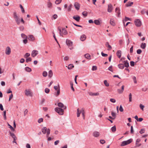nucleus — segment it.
Instances as JSON below:
<instances>
[{"instance_id":"6e6552de","label":"nucleus","mask_w":148,"mask_h":148,"mask_svg":"<svg viewBox=\"0 0 148 148\" xmlns=\"http://www.w3.org/2000/svg\"><path fill=\"white\" fill-rule=\"evenodd\" d=\"M134 22L135 25L137 27H140L141 25V23L139 19H136Z\"/></svg>"},{"instance_id":"2f4dec72","label":"nucleus","mask_w":148,"mask_h":148,"mask_svg":"<svg viewBox=\"0 0 148 148\" xmlns=\"http://www.w3.org/2000/svg\"><path fill=\"white\" fill-rule=\"evenodd\" d=\"M106 46L108 48V50H111L112 49V47L109 44L108 42H107L106 43Z\"/></svg>"},{"instance_id":"ea45409f","label":"nucleus","mask_w":148,"mask_h":148,"mask_svg":"<svg viewBox=\"0 0 148 148\" xmlns=\"http://www.w3.org/2000/svg\"><path fill=\"white\" fill-rule=\"evenodd\" d=\"M104 84L106 86H108L109 85V84L108 82L106 80H105L104 81Z\"/></svg>"},{"instance_id":"8fccbe9b","label":"nucleus","mask_w":148,"mask_h":148,"mask_svg":"<svg viewBox=\"0 0 148 148\" xmlns=\"http://www.w3.org/2000/svg\"><path fill=\"white\" fill-rule=\"evenodd\" d=\"M140 108L143 110V109L145 107V106L143 105L142 104H140Z\"/></svg>"},{"instance_id":"e2e57ef3","label":"nucleus","mask_w":148,"mask_h":148,"mask_svg":"<svg viewBox=\"0 0 148 148\" xmlns=\"http://www.w3.org/2000/svg\"><path fill=\"white\" fill-rule=\"evenodd\" d=\"M133 79L134 81V82L135 83H137V81L136 80V78L135 76H134L132 78Z\"/></svg>"},{"instance_id":"f257e3e1","label":"nucleus","mask_w":148,"mask_h":148,"mask_svg":"<svg viewBox=\"0 0 148 148\" xmlns=\"http://www.w3.org/2000/svg\"><path fill=\"white\" fill-rule=\"evenodd\" d=\"M64 109L63 108L56 107L55 108V110L59 115H62L64 113Z\"/></svg>"},{"instance_id":"7ed1b4c3","label":"nucleus","mask_w":148,"mask_h":148,"mask_svg":"<svg viewBox=\"0 0 148 148\" xmlns=\"http://www.w3.org/2000/svg\"><path fill=\"white\" fill-rule=\"evenodd\" d=\"M82 113L84 119V113L85 112L83 108H82L81 110H79V108H78L77 110V116L78 117L79 116L80 114Z\"/></svg>"},{"instance_id":"338daca9","label":"nucleus","mask_w":148,"mask_h":148,"mask_svg":"<svg viewBox=\"0 0 148 148\" xmlns=\"http://www.w3.org/2000/svg\"><path fill=\"white\" fill-rule=\"evenodd\" d=\"M130 65L132 66H134V61H131Z\"/></svg>"},{"instance_id":"c9c22d12","label":"nucleus","mask_w":148,"mask_h":148,"mask_svg":"<svg viewBox=\"0 0 148 148\" xmlns=\"http://www.w3.org/2000/svg\"><path fill=\"white\" fill-rule=\"evenodd\" d=\"M74 67V66L73 64H70L68 65V68L69 69H71L72 68Z\"/></svg>"},{"instance_id":"dca6fc26","label":"nucleus","mask_w":148,"mask_h":148,"mask_svg":"<svg viewBox=\"0 0 148 148\" xmlns=\"http://www.w3.org/2000/svg\"><path fill=\"white\" fill-rule=\"evenodd\" d=\"M73 18L76 20L77 22H79V21L80 19V17L78 15L74 16H73Z\"/></svg>"},{"instance_id":"7c9ffc66","label":"nucleus","mask_w":148,"mask_h":148,"mask_svg":"<svg viewBox=\"0 0 148 148\" xmlns=\"http://www.w3.org/2000/svg\"><path fill=\"white\" fill-rule=\"evenodd\" d=\"M89 94V95L90 96H97L99 95V93H92V92H90Z\"/></svg>"},{"instance_id":"5701e85b","label":"nucleus","mask_w":148,"mask_h":148,"mask_svg":"<svg viewBox=\"0 0 148 148\" xmlns=\"http://www.w3.org/2000/svg\"><path fill=\"white\" fill-rule=\"evenodd\" d=\"M124 66H125L126 68H128L129 67V63L127 60L124 61Z\"/></svg>"},{"instance_id":"58836bf2","label":"nucleus","mask_w":148,"mask_h":148,"mask_svg":"<svg viewBox=\"0 0 148 148\" xmlns=\"http://www.w3.org/2000/svg\"><path fill=\"white\" fill-rule=\"evenodd\" d=\"M10 135L13 139L16 138L15 135L13 133L10 132Z\"/></svg>"},{"instance_id":"4468645a","label":"nucleus","mask_w":148,"mask_h":148,"mask_svg":"<svg viewBox=\"0 0 148 148\" xmlns=\"http://www.w3.org/2000/svg\"><path fill=\"white\" fill-rule=\"evenodd\" d=\"M140 140V139L139 138H138L136 140V147H139L141 145V143H139Z\"/></svg>"},{"instance_id":"603ef678","label":"nucleus","mask_w":148,"mask_h":148,"mask_svg":"<svg viewBox=\"0 0 148 148\" xmlns=\"http://www.w3.org/2000/svg\"><path fill=\"white\" fill-rule=\"evenodd\" d=\"M111 115L113 117H114V118H115L116 117V114L115 112H114L113 111H112L111 112Z\"/></svg>"},{"instance_id":"412c9836","label":"nucleus","mask_w":148,"mask_h":148,"mask_svg":"<svg viewBox=\"0 0 148 148\" xmlns=\"http://www.w3.org/2000/svg\"><path fill=\"white\" fill-rule=\"evenodd\" d=\"M28 39L30 40L34 41L35 40V38L33 35H31L29 36Z\"/></svg>"},{"instance_id":"bb28decb","label":"nucleus","mask_w":148,"mask_h":148,"mask_svg":"<svg viewBox=\"0 0 148 148\" xmlns=\"http://www.w3.org/2000/svg\"><path fill=\"white\" fill-rule=\"evenodd\" d=\"M146 44L145 43H142L140 45V47L143 49H145L146 47Z\"/></svg>"},{"instance_id":"f03ea898","label":"nucleus","mask_w":148,"mask_h":148,"mask_svg":"<svg viewBox=\"0 0 148 148\" xmlns=\"http://www.w3.org/2000/svg\"><path fill=\"white\" fill-rule=\"evenodd\" d=\"M13 16L16 22L18 25H19L20 23V19L16 12H14Z\"/></svg>"},{"instance_id":"5fc2aeb1","label":"nucleus","mask_w":148,"mask_h":148,"mask_svg":"<svg viewBox=\"0 0 148 148\" xmlns=\"http://www.w3.org/2000/svg\"><path fill=\"white\" fill-rule=\"evenodd\" d=\"M145 130L144 129H141L139 132L141 134H142L145 132Z\"/></svg>"},{"instance_id":"72a5a7b5","label":"nucleus","mask_w":148,"mask_h":148,"mask_svg":"<svg viewBox=\"0 0 148 148\" xmlns=\"http://www.w3.org/2000/svg\"><path fill=\"white\" fill-rule=\"evenodd\" d=\"M25 70L27 72H30L32 71L31 69L29 67H26L25 68Z\"/></svg>"},{"instance_id":"0e129e2a","label":"nucleus","mask_w":148,"mask_h":148,"mask_svg":"<svg viewBox=\"0 0 148 148\" xmlns=\"http://www.w3.org/2000/svg\"><path fill=\"white\" fill-rule=\"evenodd\" d=\"M142 52V50L140 49H138L137 50V53L138 54H140Z\"/></svg>"},{"instance_id":"b1692460","label":"nucleus","mask_w":148,"mask_h":148,"mask_svg":"<svg viewBox=\"0 0 148 148\" xmlns=\"http://www.w3.org/2000/svg\"><path fill=\"white\" fill-rule=\"evenodd\" d=\"M121 52L120 50L118 51L116 53L117 56L119 58H120L121 57Z\"/></svg>"},{"instance_id":"a19ab883","label":"nucleus","mask_w":148,"mask_h":148,"mask_svg":"<svg viewBox=\"0 0 148 148\" xmlns=\"http://www.w3.org/2000/svg\"><path fill=\"white\" fill-rule=\"evenodd\" d=\"M62 0H56L55 2V3L56 4H59L61 3Z\"/></svg>"},{"instance_id":"9b49d317","label":"nucleus","mask_w":148,"mask_h":148,"mask_svg":"<svg viewBox=\"0 0 148 148\" xmlns=\"http://www.w3.org/2000/svg\"><path fill=\"white\" fill-rule=\"evenodd\" d=\"M58 106L59 107L58 108H63V109H65L66 108V106H64V104L61 102L58 103Z\"/></svg>"},{"instance_id":"f3484780","label":"nucleus","mask_w":148,"mask_h":148,"mask_svg":"<svg viewBox=\"0 0 148 148\" xmlns=\"http://www.w3.org/2000/svg\"><path fill=\"white\" fill-rule=\"evenodd\" d=\"M93 135L94 137H98L100 136V134L97 131H95L93 133Z\"/></svg>"},{"instance_id":"ddd939ff","label":"nucleus","mask_w":148,"mask_h":148,"mask_svg":"<svg viewBox=\"0 0 148 148\" xmlns=\"http://www.w3.org/2000/svg\"><path fill=\"white\" fill-rule=\"evenodd\" d=\"M68 34L67 31L65 28H62V32L61 36H63L64 35H66Z\"/></svg>"},{"instance_id":"a211bd4d","label":"nucleus","mask_w":148,"mask_h":148,"mask_svg":"<svg viewBox=\"0 0 148 148\" xmlns=\"http://www.w3.org/2000/svg\"><path fill=\"white\" fill-rule=\"evenodd\" d=\"M74 6L77 10H79L80 5L77 2L75 3L74 4Z\"/></svg>"},{"instance_id":"a878e982","label":"nucleus","mask_w":148,"mask_h":148,"mask_svg":"<svg viewBox=\"0 0 148 148\" xmlns=\"http://www.w3.org/2000/svg\"><path fill=\"white\" fill-rule=\"evenodd\" d=\"M110 23V24L112 26H114L115 25L114 20L113 19H111Z\"/></svg>"},{"instance_id":"69168bd1","label":"nucleus","mask_w":148,"mask_h":148,"mask_svg":"<svg viewBox=\"0 0 148 148\" xmlns=\"http://www.w3.org/2000/svg\"><path fill=\"white\" fill-rule=\"evenodd\" d=\"M119 110L121 112H122L123 111V108L121 105H120L119 108Z\"/></svg>"},{"instance_id":"4c0bfd02","label":"nucleus","mask_w":148,"mask_h":148,"mask_svg":"<svg viewBox=\"0 0 148 148\" xmlns=\"http://www.w3.org/2000/svg\"><path fill=\"white\" fill-rule=\"evenodd\" d=\"M6 111H4L3 112V118L5 120H6Z\"/></svg>"},{"instance_id":"2eb2a0df","label":"nucleus","mask_w":148,"mask_h":148,"mask_svg":"<svg viewBox=\"0 0 148 148\" xmlns=\"http://www.w3.org/2000/svg\"><path fill=\"white\" fill-rule=\"evenodd\" d=\"M112 6L111 4H108V11L109 12H111L112 10Z\"/></svg>"},{"instance_id":"49530a36","label":"nucleus","mask_w":148,"mask_h":148,"mask_svg":"<svg viewBox=\"0 0 148 148\" xmlns=\"http://www.w3.org/2000/svg\"><path fill=\"white\" fill-rule=\"evenodd\" d=\"M8 126H9V127L10 129L12 131H14V128L11 126L10 125L9 123L8 124Z\"/></svg>"},{"instance_id":"de8ad7c7","label":"nucleus","mask_w":148,"mask_h":148,"mask_svg":"<svg viewBox=\"0 0 148 148\" xmlns=\"http://www.w3.org/2000/svg\"><path fill=\"white\" fill-rule=\"evenodd\" d=\"M20 7L21 9V11H22V12L23 13H24L25 12V10H24L23 7L22 5L21 4H20Z\"/></svg>"},{"instance_id":"4d7b16f0","label":"nucleus","mask_w":148,"mask_h":148,"mask_svg":"<svg viewBox=\"0 0 148 148\" xmlns=\"http://www.w3.org/2000/svg\"><path fill=\"white\" fill-rule=\"evenodd\" d=\"M100 143L102 144H103L106 143L105 141L104 140L101 139L100 140Z\"/></svg>"},{"instance_id":"3c124183","label":"nucleus","mask_w":148,"mask_h":148,"mask_svg":"<svg viewBox=\"0 0 148 148\" xmlns=\"http://www.w3.org/2000/svg\"><path fill=\"white\" fill-rule=\"evenodd\" d=\"M97 67L96 66H93L92 68V70L95 71L97 70Z\"/></svg>"},{"instance_id":"052dcab7","label":"nucleus","mask_w":148,"mask_h":148,"mask_svg":"<svg viewBox=\"0 0 148 148\" xmlns=\"http://www.w3.org/2000/svg\"><path fill=\"white\" fill-rule=\"evenodd\" d=\"M58 29L59 31L60 34V35L61 36V33H62V30H61V29L60 27H58Z\"/></svg>"},{"instance_id":"393cba45","label":"nucleus","mask_w":148,"mask_h":148,"mask_svg":"<svg viewBox=\"0 0 148 148\" xmlns=\"http://www.w3.org/2000/svg\"><path fill=\"white\" fill-rule=\"evenodd\" d=\"M119 68L121 69H123L124 68V66L123 64H120L118 65Z\"/></svg>"},{"instance_id":"680f3d73","label":"nucleus","mask_w":148,"mask_h":148,"mask_svg":"<svg viewBox=\"0 0 148 148\" xmlns=\"http://www.w3.org/2000/svg\"><path fill=\"white\" fill-rule=\"evenodd\" d=\"M43 121V119L42 118H40L38 120V122L39 123H40L41 122H42Z\"/></svg>"},{"instance_id":"c85d7f7f","label":"nucleus","mask_w":148,"mask_h":148,"mask_svg":"<svg viewBox=\"0 0 148 148\" xmlns=\"http://www.w3.org/2000/svg\"><path fill=\"white\" fill-rule=\"evenodd\" d=\"M53 75V72L51 70H50L49 72L48 77L49 78H51Z\"/></svg>"},{"instance_id":"cd10ccee","label":"nucleus","mask_w":148,"mask_h":148,"mask_svg":"<svg viewBox=\"0 0 148 148\" xmlns=\"http://www.w3.org/2000/svg\"><path fill=\"white\" fill-rule=\"evenodd\" d=\"M85 58L88 60H90L91 59V57L90 55L88 54L87 53L84 55Z\"/></svg>"},{"instance_id":"1a4fd4ad","label":"nucleus","mask_w":148,"mask_h":148,"mask_svg":"<svg viewBox=\"0 0 148 148\" xmlns=\"http://www.w3.org/2000/svg\"><path fill=\"white\" fill-rule=\"evenodd\" d=\"M38 51L36 50H33L32 51L31 56L32 57L34 58L38 54Z\"/></svg>"},{"instance_id":"f8f14e48","label":"nucleus","mask_w":148,"mask_h":148,"mask_svg":"<svg viewBox=\"0 0 148 148\" xmlns=\"http://www.w3.org/2000/svg\"><path fill=\"white\" fill-rule=\"evenodd\" d=\"M25 94L27 96H32V93L29 90L26 89L25 91Z\"/></svg>"},{"instance_id":"39448f33","label":"nucleus","mask_w":148,"mask_h":148,"mask_svg":"<svg viewBox=\"0 0 148 148\" xmlns=\"http://www.w3.org/2000/svg\"><path fill=\"white\" fill-rule=\"evenodd\" d=\"M66 43L67 45L68 46L69 49L70 50L72 49L73 48V42L71 41L69 39H67Z\"/></svg>"},{"instance_id":"4be33fe9","label":"nucleus","mask_w":148,"mask_h":148,"mask_svg":"<svg viewBox=\"0 0 148 148\" xmlns=\"http://www.w3.org/2000/svg\"><path fill=\"white\" fill-rule=\"evenodd\" d=\"M86 36L84 34H83L81 36L80 39L82 41H84L86 39Z\"/></svg>"},{"instance_id":"37998d69","label":"nucleus","mask_w":148,"mask_h":148,"mask_svg":"<svg viewBox=\"0 0 148 148\" xmlns=\"http://www.w3.org/2000/svg\"><path fill=\"white\" fill-rule=\"evenodd\" d=\"M129 97V101L131 102L132 101V95L131 93H130Z\"/></svg>"},{"instance_id":"c03bdc74","label":"nucleus","mask_w":148,"mask_h":148,"mask_svg":"<svg viewBox=\"0 0 148 148\" xmlns=\"http://www.w3.org/2000/svg\"><path fill=\"white\" fill-rule=\"evenodd\" d=\"M47 75V73L46 71H44L43 72L42 75L44 77H46Z\"/></svg>"},{"instance_id":"aec40b11","label":"nucleus","mask_w":148,"mask_h":148,"mask_svg":"<svg viewBox=\"0 0 148 148\" xmlns=\"http://www.w3.org/2000/svg\"><path fill=\"white\" fill-rule=\"evenodd\" d=\"M115 12L117 13V16L118 17H119L120 14V12L119 8H116L115 9Z\"/></svg>"},{"instance_id":"13d9d810","label":"nucleus","mask_w":148,"mask_h":148,"mask_svg":"<svg viewBox=\"0 0 148 148\" xmlns=\"http://www.w3.org/2000/svg\"><path fill=\"white\" fill-rule=\"evenodd\" d=\"M130 133L132 134H133L134 133V130L133 126H131V127Z\"/></svg>"},{"instance_id":"79ce46f5","label":"nucleus","mask_w":148,"mask_h":148,"mask_svg":"<svg viewBox=\"0 0 148 148\" xmlns=\"http://www.w3.org/2000/svg\"><path fill=\"white\" fill-rule=\"evenodd\" d=\"M30 56V53H26L25 54L24 56V57L25 58H27L28 57H29Z\"/></svg>"},{"instance_id":"f704fd0d","label":"nucleus","mask_w":148,"mask_h":148,"mask_svg":"<svg viewBox=\"0 0 148 148\" xmlns=\"http://www.w3.org/2000/svg\"><path fill=\"white\" fill-rule=\"evenodd\" d=\"M111 130L113 132H115L116 130V126L115 125H114V126L112 127V128H111Z\"/></svg>"},{"instance_id":"9d476101","label":"nucleus","mask_w":148,"mask_h":148,"mask_svg":"<svg viewBox=\"0 0 148 148\" xmlns=\"http://www.w3.org/2000/svg\"><path fill=\"white\" fill-rule=\"evenodd\" d=\"M11 52V50L10 47L8 46L5 49V53L6 55H10Z\"/></svg>"},{"instance_id":"e433bc0d","label":"nucleus","mask_w":148,"mask_h":148,"mask_svg":"<svg viewBox=\"0 0 148 148\" xmlns=\"http://www.w3.org/2000/svg\"><path fill=\"white\" fill-rule=\"evenodd\" d=\"M32 59L31 58L29 57L28 58H27L26 60V62H31L32 61Z\"/></svg>"},{"instance_id":"6ab92c4d","label":"nucleus","mask_w":148,"mask_h":148,"mask_svg":"<svg viewBox=\"0 0 148 148\" xmlns=\"http://www.w3.org/2000/svg\"><path fill=\"white\" fill-rule=\"evenodd\" d=\"M48 1L47 2V6L49 8H51L52 7V4L50 2V0H48Z\"/></svg>"},{"instance_id":"20e7f679","label":"nucleus","mask_w":148,"mask_h":148,"mask_svg":"<svg viewBox=\"0 0 148 148\" xmlns=\"http://www.w3.org/2000/svg\"><path fill=\"white\" fill-rule=\"evenodd\" d=\"M42 131L44 134H45L47 133V136L48 137L50 133V130L49 129H48L47 130V128L46 127H44L42 129Z\"/></svg>"},{"instance_id":"774afa93","label":"nucleus","mask_w":148,"mask_h":148,"mask_svg":"<svg viewBox=\"0 0 148 148\" xmlns=\"http://www.w3.org/2000/svg\"><path fill=\"white\" fill-rule=\"evenodd\" d=\"M108 70L110 71H111L113 72V71L112 70V66H110L108 68Z\"/></svg>"},{"instance_id":"c756f323","label":"nucleus","mask_w":148,"mask_h":148,"mask_svg":"<svg viewBox=\"0 0 148 148\" xmlns=\"http://www.w3.org/2000/svg\"><path fill=\"white\" fill-rule=\"evenodd\" d=\"M133 3L132 2H129L125 4L126 6L127 7L131 6L133 4Z\"/></svg>"},{"instance_id":"bf43d9fd","label":"nucleus","mask_w":148,"mask_h":148,"mask_svg":"<svg viewBox=\"0 0 148 148\" xmlns=\"http://www.w3.org/2000/svg\"><path fill=\"white\" fill-rule=\"evenodd\" d=\"M110 101L113 103H114L116 102V100L114 99L111 98L110 99Z\"/></svg>"},{"instance_id":"a18cd8bd","label":"nucleus","mask_w":148,"mask_h":148,"mask_svg":"<svg viewBox=\"0 0 148 148\" xmlns=\"http://www.w3.org/2000/svg\"><path fill=\"white\" fill-rule=\"evenodd\" d=\"M21 37L23 39L27 38V36L23 34H21Z\"/></svg>"},{"instance_id":"423d86ee","label":"nucleus","mask_w":148,"mask_h":148,"mask_svg":"<svg viewBox=\"0 0 148 148\" xmlns=\"http://www.w3.org/2000/svg\"><path fill=\"white\" fill-rule=\"evenodd\" d=\"M132 141V139H130L127 141H124L122 142L121 146H123L127 145L131 143Z\"/></svg>"},{"instance_id":"09e8293b","label":"nucleus","mask_w":148,"mask_h":148,"mask_svg":"<svg viewBox=\"0 0 148 148\" xmlns=\"http://www.w3.org/2000/svg\"><path fill=\"white\" fill-rule=\"evenodd\" d=\"M82 15L84 16H86L87 15V12L86 11H84L82 13Z\"/></svg>"},{"instance_id":"473e14b6","label":"nucleus","mask_w":148,"mask_h":148,"mask_svg":"<svg viewBox=\"0 0 148 148\" xmlns=\"http://www.w3.org/2000/svg\"><path fill=\"white\" fill-rule=\"evenodd\" d=\"M94 23L97 25H99L100 24V21L98 20H95L94 21Z\"/></svg>"},{"instance_id":"864d4df0","label":"nucleus","mask_w":148,"mask_h":148,"mask_svg":"<svg viewBox=\"0 0 148 148\" xmlns=\"http://www.w3.org/2000/svg\"><path fill=\"white\" fill-rule=\"evenodd\" d=\"M70 85L71 86V88L72 90L73 91H74V89L73 87V83L72 82H70Z\"/></svg>"},{"instance_id":"6e6d98bb","label":"nucleus","mask_w":148,"mask_h":148,"mask_svg":"<svg viewBox=\"0 0 148 148\" xmlns=\"http://www.w3.org/2000/svg\"><path fill=\"white\" fill-rule=\"evenodd\" d=\"M50 91V90L47 88H46L45 89V92L47 93H48Z\"/></svg>"},{"instance_id":"0eeeda50","label":"nucleus","mask_w":148,"mask_h":148,"mask_svg":"<svg viewBox=\"0 0 148 148\" xmlns=\"http://www.w3.org/2000/svg\"><path fill=\"white\" fill-rule=\"evenodd\" d=\"M54 88L56 90H57V92L56 93L55 95L56 96H58L60 94V87L59 84L58 85V86H54Z\"/></svg>"}]
</instances>
